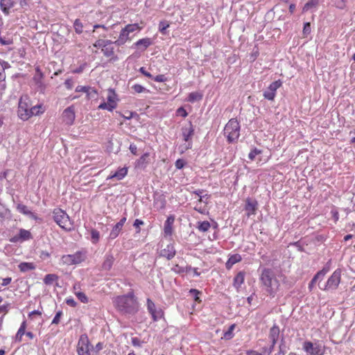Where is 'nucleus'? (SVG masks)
Listing matches in <instances>:
<instances>
[{
	"label": "nucleus",
	"instance_id": "obj_1",
	"mask_svg": "<svg viewBox=\"0 0 355 355\" xmlns=\"http://www.w3.org/2000/svg\"><path fill=\"white\" fill-rule=\"evenodd\" d=\"M113 302L116 309L124 315H135L139 311V303L133 291L117 296Z\"/></svg>",
	"mask_w": 355,
	"mask_h": 355
},
{
	"label": "nucleus",
	"instance_id": "obj_2",
	"mask_svg": "<svg viewBox=\"0 0 355 355\" xmlns=\"http://www.w3.org/2000/svg\"><path fill=\"white\" fill-rule=\"evenodd\" d=\"M260 281L264 286L266 292L270 296L274 297L279 290V282L273 271L270 268L263 269L260 275Z\"/></svg>",
	"mask_w": 355,
	"mask_h": 355
},
{
	"label": "nucleus",
	"instance_id": "obj_3",
	"mask_svg": "<svg viewBox=\"0 0 355 355\" xmlns=\"http://www.w3.org/2000/svg\"><path fill=\"white\" fill-rule=\"evenodd\" d=\"M52 214L53 220L60 228L67 232L73 229V223L65 211L55 208L53 210Z\"/></svg>",
	"mask_w": 355,
	"mask_h": 355
},
{
	"label": "nucleus",
	"instance_id": "obj_4",
	"mask_svg": "<svg viewBox=\"0 0 355 355\" xmlns=\"http://www.w3.org/2000/svg\"><path fill=\"white\" fill-rule=\"evenodd\" d=\"M224 135L229 143H236L240 137V125L236 119H232L225 125Z\"/></svg>",
	"mask_w": 355,
	"mask_h": 355
},
{
	"label": "nucleus",
	"instance_id": "obj_5",
	"mask_svg": "<svg viewBox=\"0 0 355 355\" xmlns=\"http://www.w3.org/2000/svg\"><path fill=\"white\" fill-rule=\"evenodd\" d=\"M87 258V250H81L76 251L74 254L62 255L61 261L64 265L71 266L80 264L85 261Z\"/></svg>",
	"mask_w": 355,
	"mask_h": 355
},
{
	"label": "nucleus",
	"instance_id": "obj_6",
	"mask_svg": "<svg viewBox=\"0 0 355 355\" xmlns=\"http://www.w3.org/2000/svg\"><path fill=\"white\" fill-rule=\"evenodd\" d=\"M31 100L27 95H23L19 101L17 115L19 119L26 121L30 119Z\"/></svg>",
	"mask_w": 355,
	"mask_h": 355
},
{
	"label": "nucleus",
	"instance_id": "obj_7",
	"mask_svg": "<svg viewBox=\"0 0 355 355\" xmlns=\"http://www.w3.org/2000/svg\"><path fill=\"white\" fill-rule=\"evenodd\" d=\"M341 270L336 269L332 275L328 278L327 282L324 285V287L319 286V288L325 291H336L341 280Z\"/></svg>",
	"mask_w": 355,
	"mask_h": 355
},
{
	"label": "nucleus",
	"instance_id": "obj_8",
	"mask_svg": "<svg viewBox=\"0 0 355 355\" xmlns=\"http://www.w3.org/2000/svg\"><path fill=\"white\" fill-rule=\"evenodd\" d=\"M302 348L306 355H324V347L318 343H313L311 341H305Z\"/></svg>",
	"mask_w": 355,
	"mask_h": 355
},
{
	"label": "nucleus",
	"instance_id": "obj_9",
	"mask_svg": "<svg viewBox=\"0 0 355 355\" xmlns=\"http://www.w3.org/2000/svg\"><path fill=\"white\" fill-rule=\"evenodd\" d=\"M107 102L101 103L98 108L100 110H107L108 111H113L117 106V98L116 94L112 90L109 91L108 96L107 97Z\"/></svg>",
	"mask_w": 355,
	"mask_h": 355
},
{
	"label": "nucleus",
	"instance_id": "obj_10",
	"mask_svg": "<svg viewBox=\"0 0 355 355\" xmlns=\"http://www.w3.org/2000/svg\"><path fill=\"white\" fill-rule=\"evenodd\" d=\"M90 342L86 334H82L78 340L77 353L78 355H90Z\"/></svg>",
	"mask_w": 355,
	"mask_h": 355
},
{
	"label": "nucleus",
	"instance_id": "obj_11",
	"mask_svg": "<svg viewBox=\"0 0 355 355\" xmlns=\"http://www.w3.org/2000/svg\"><path fill=\"white\" fill-rule=\"evenodd\" d=\"M282 85L280 80L272 82L268 88L263 92V96L266 99L269 101H273L275 96L276 92Z\"/></svg>",
	"mask_w": 355,
	"mask_h": 355
},
{
	"label": "nucleus",
	"instance_id": "obj_12",
	"mask_svg": "<svg viewBox=\"0 0 355 355\" xmlns=\"http://www.w3.org/2000/svg\"><path fill=\"white\" fill-rule=\"evenodd\" d=\"M193 134L194 128L191 123L189 124L188 126H184L182 128V135L183 137V139L185 141L188 142L184 146L185 150L191 149L192 148L191 139Z\"/></svg>",
	"mask_w": 355,
	"mask_h": 355
},
{
	"label": "nucleus",
	"instance_id": "obj_13",
	"mask_svg": "<svg viewBox=\"0 0 355 355\" xmlns=\"http://www.w3.org/2000/svg\"><path fill=\"white\" fill-rule=\"evenodd\" d=\"M63 122L68 125L73 124L76 118V112L74 105L67 107L62 114Z\"/></svg>",
	"mask_w": 355,
	"mask_h": 355
},
{
	"label": "nucleus",
	"instance_id": "obj_14",
	"mask_svg": "<svg viewBox=\"0 0 355 355\" xmlns=\"http://www.w3.org/2000/svg\"><path fill=\"white\" fill-rule=\"evenodd\" d=\"M146 302L147 309L152 315L153 320L154 321H157L158 319L161 318L162 313L161 311H157L156 309L155 303L150 298L147 299Z\"/></svg>",
	"mask_w": 355,
	"mask_h": 355
},
{
	"label": "nucleus",
	"instance_id": "obj_15",
	"mask_svg": "<svg viewBox=\"0 0 355 355\" xmlns=\"http://www.w3.org/2000/svg\"><path fill=\"white\" fill-rule=\"evenodd\" d=\"M258 208V202L256 200L247 198L245 201V209L247 211L248 216L254 215Z\"/></svg>",
	"mask_w": 355,
	"mask_h": 355
},
{
	"label": "nucleus",
	"instance_id": "obj_16",
	"mask_svg": "<svg viewBox=\"0 0 355 355\" xmlns=\"http://www.w3.org/2000/svg\"><path fill=\"white\" fill-rule=\"evenodd\" d=\"M149 156L150 154L148 153H146L142 155L139 159L135 162V168L140 170H144L150 162Z\"/></svg>",
	"mask_w": 355,
	"mask_h": 355
},
{
	"label": "nucleus",
	"instance_id": "obj_17",
	"mask_svg": "<svg viewBox=\"0 0 355 355\" xmlns=\"http://www.w3.org/2000/svg\"><path fill=\"white\" fill-rule=\"evenodd\" d=\"M175 255V250L172 244H168L166 248L160 252V256L166 258L168 260L173 259Z\"/></svg>",
	"mask_w": 355,
	"mask_h": 355
},
{
	"label": "nucleus",
	"instance_id": "obj_18",
	"mask_svg": "<svg viewBox=\"0 0 355 355\" xmlns=\"http://www.w3.org/2000/svg\"><path fill=\"white\" fill-rule=\"evenodd\" d=\"M112 44H106L103 46L102 52L107 58H110V60H117L118 58L114 55V49L112 46Z\"/></svg>",
	"mask_w": 355,
	"mask_h": 355
},
{
	"label": "nucleus",
	"instance_id": "obj_19",
	"mask_svg": "<svg viewBox=\"0 0 355 355\" xmlns=\"http://www.w3.org/2000/svg\"><path fill=\"white\" fill-rule=\"evenodd\" d=\"M15 4V0H0L1 10L6 15H9L10 8H12Z\"/></svg>",
	"mask_w": 355,
	"mask_h": 355
},
{
	"label": "nucleus",
	"instance_id": "obj_20",
	"mask_svg": "<svg viewBox=\"0 0 355 355\" xmlns=\"http://www.w3.org/2000/svg\"><path fill=\"white\" fill-rule=\"evenodd\" d=\"M128 173V168L123 167L119 168L114 173L110 175L107 177V180L116 179L117 180H121L125 177Z\"/></svg>",
	"mask_w": 355,
	"mask_h": 355
},
{
	"label": "nucleus",
	"instance_id": "obj_21",
	"mask_svg": "<svg viewBox=\"0 0 355 355\" xmlns=\"http://www.w3.org/2000/svg\"><path fill=\"white\" fill-rule=\"evenodd\" d=\"M114 261V258L112 254H107L105 256L104 261L102 264V268L103 270H110Z\"/></svg>",
	"mask_w": 355,
	"mask_h": 355
},
{
	"label": "nucleus",
	"instance_id": "obj_22",
	"mask_svg": "<svg viewBox=\"0 0 355 355\" xmlns=\"http://www.w3.org/2000/svg\"><path fill=\"white\" fill-rule=\"evenodd\" d=\"M279 331V328L276 324H274L270 330L269 338L270 339L271 342H273V345H276L278 340Z\"/></svg>",
	"mask_w": 355,
	"mask_h": 355
},
{
	"label": "nucleus",
	"instance_id": "obj_23",
	"mask_svg": "<svg viewBox=\"0 0 355 355\" xmlns=\"http://www.w3.org/2000/svg\"><path fill=\"white\" fill-rule=\"evenodd\" d=\"M45 107L42 104H38L36 105H33L31 104L30 118L32 117L33 116H37L43 114L45 112Z\"/></svg>",
	"mask_w": 355,
	"mask_h": 355
},
{
	"label": "nucleus",
	"instance_id": "obj_24",
	"mask_svg": "<svg viewBox=\"0 0 355 355\" xmlns=\"http://www.w3.org/2000/svg\"><path fill=\"white\" fill-rule=\"evenodd\" d=\"M241 259L242 258L240 254H232L229 257L227 261L225 263V266L227 269H230L235 263L240 262Z\"/></svg>",
	"mask_w": 355,
	"mask_h": 355
},
{
	"label": "nucleus",
	"instance_id": "obj_25",
	"mask_svg": "<svg viewBox=\"0 0 355 355\" xmlns=\"http://www.w3.org/2000/svg\"><path fill=\"white\" fill-rule=\"evenodd\" d=\"M129 33L125 31V28H123L120 33L119 37L117 40L113 42L117 46H121L125 43L128 39Z\"/></svg>",
	"mask_w": 355,
	"mask_h": 355
},
{
	"label": "nucleus",
	"instance_id": "obj_26",
	"mask_svg": "<svg viewBox=\"0 0 355 355\" xmlns=\"http://www.w3.org/2000/svg\"><path fill=\"white\" fill-rule=\"evenodd\" d=\"M19 269L22 272H26L35 269V265L31 262H21L18 266Z\"/></svg>",
	"mask_w": 355,
	"mask_h": 355
},
{
	"label": "nucleus",
	"instance_id": "obj_27",
	"mask_svg": "<svg viewBox=\"0 0 355 355\" xmlns=\"http://www.w3.org/2000/svg\"><path fill=\"white\" fill-rule=\"evenodd\" d=\"M245 273L243 272H239L234 278V286L236 288L241 287L244 282Z\"/></svg>",
	"mask_w": 355,
	"mask_h": 355
},
{
	"label": "nucleus",
	"instance_id": "obj_28",
	"mask_svg": "<svg viewBox=\"0 0 355 355\" xmlns=\"http://www.w3.org/2000/svg\"><path fill=\"white\" fill-rule=\"evenodd\" d=\"M152 44V41L150 38L146 37L141 40H139L136 43L135 45L138 47L143 46V50H145L147 49L149 46H150Z\"/></svg>",
	"mask_w": 355,
	"mask_h": 355
},
{
	"label": "nucleus",
	"instance_id": "obj_29",
	"mask_svg": "<svg viewBox=\"0 0 355 355\" xmlns=\"http://www.w3.org/2000/svg\"><path fill=\"white\" fill-rule=\"evenodd\" d=\"M10 67L8 62L0 60V81L6 78L5 69Z\"/></svg>",
	"mask_w": 355,
	"mask_h": 355
},
{
	"label": "nucleus",
	"instance_id": "obj_30",
	"mask_svg": "<svg viewBox=\"0 0 355 355\" xmlns=\"http://www.w3.org/2000/svg\"><path fill=\"white\" fill-rule=\"evenodd\" d=\"M122 227H123L120 226L119 225L116 224L113 227L112 230H111V232L110 233L109 239H116L119 236L120 232L121 231Z\"/></svg>",
	"mask_w": 355,
	"mask_h": 355
},
{
	"label": "nucleus",
	"instance_id": "obj_31",
	"mask_svg": "<svg viewBox=\"0 0 355 355\" xmlns=\"http://www.w3.org/2000/svg\"><path fill=\"white\" fill-rule=\"evenodd\" d=\"M18 234L21 239V242L29 240L32 238L31 232L24 229H20Z\"/></svg>",
	"mask_w": 355,
	"mask_h": 355
},
{
	"label": "nucleus",
	"instance_id": "obj_32",
	"mask_svg": "<svg viewBox=\"0 0 355 355\" xmlns=\"http://www.w3.org/2000/svg\"><path fill=\"white\" fill-rule=\"evenodd\" d=\"M211 225L209 221L205 220L202 222H198L197 228L200 232H205L209 230Z\"/></svg>",
	"mask_w": 355,
	"mask_h": 355
},
{
	"label": "nucleus",
	"instance_id": "obj_33",
	"mask_svg": "<svg viewBox=\"0 0 355 355\" xmlns=\"http://www.w3.org/2000/svg\"><path fill=\"white\" fill-rule=\"evenodd\" d=\"M172 270L175 273L182 274L184 272H188L189 270H191V266L183 267V266H179L178 264H176L172 268Z\"/></svg>",
	"mask_w": 355,
	"mask_h": 355
},
{
	"label": "nucleus",
	"instance_id": "obj_34",
	"mask_svg": "<svg viewBox=\"0 0 355 355\" xmlns=\"http://www.w3.org/2000/svg\"><path fill=\"white\" fill-rule=\"evenodd\" d=\"M202 95L199 92H191L189 94L188 101L193 103L195 101H199L202 99Z\"/></svg>",
	"mask_w": 355,
	"mask_h": 355
},
{
	"label": "nucleus",
	"instance_id": "obj_35",
	"mask_svg": "<svg viewBox=\"0 0 355 355\" xmlns=\"http://www.w3.org/2000/svg\"><path fill=\"white\" fill-rule=\"evenodd\" d=\"M319 3V0H309L303 7V12H307L312 8H315Z\"/></svg>",
	"mask_w": 355,
	"mask_h": 355
},
{
	"label": "nucleus",
	"instance_id": "obj_36",
	"mask_svg": "<svg viewBox=\"0 0 355 355\" xmlns=\"http://www.w3.org/2000/svg\"><path fill=\"white\" fill-rule=\"evenodd\" d=\"M58 279V277L55 274H48L44 278V282L46 285L52 284L55 281Z\"/></svg>",
	"mask_w": 355,
	"mask_h": 355
},
{
	"label": "nucleus",
	"instance_id": "obj_37",
	"mask_svg": "<svg viewBox=\"0 0 355 355\" xmlns=\"http://www.w3.org/2000/svg\"><path fill=\"white\" fill-rule=\"evenodd\" d=\"M73 28L77 34H81L83 31V25L79 19H76L73 22Z\"/></svg>",
	"mask_w": 355,
	"mask_h": 355
},
{
	"label": "nucleus",
	"instance_id": "obj_38",
	"mask_svg": "<svg viewBox=\"0 0 355 355\" xmlns=\"http://www.w3.org/2000/svg\"><path fill=\"white\" fill-rule=\"evenodd\" d=\"M106 44H113V42L110 40H98L95 42V43L93 44L94 47L100 48L101 49V51L103 50V46H105Z\"/></svg>",
	"mask_w": 355,
	"mask_h": 355
},
{
	"label": "nucleus",
	"instance_id": "obj_39",
	"mask_svg": "<svg viewBox=\"0 0 355 355\" xmlns=\"http://www.w3.org/2000/svg\"><path fill=\"white\" fill-rule=\"evenodd\" d=\"M131 89H133L135 93H143V92H149V90L143 87L139 84H135L131 87Z\"/></svg>",
	"mask_w": 355,
	"mask_h": 355
},
{
	"label": "nucleus",
	"instance_id": "obj_40",
	"mask_svg": "<svg viewBox=\"0 0 355 355\" xmlns=\"http://www.w3.org/2000/svg\"><path fill=\"white\" fill-rule=\"evenodd\" d=\"M17 210L19 213H21V214H24V215H26V216H28V214H29V213H30V211H31L28 209V207H27L26 205H24V204H21V203H19V204H18V205H17Z\"/></svg>",
	"mask_w": 355,
	"mask_h": 355
},
{
	"label": "nucleus",
	"instance_id": "obj_41",
	"mask_svg": "<svg viewBox=\"0 0 355 355\" xmlns=\"http://www.w3.org/2000/svg\"><path fill=\"white\" fill-rule=\"evenodd\" d=\"M100 239V233L98 230L93 229L91 231V240L94 244H96L98 242Z\"/></svg>",
	"mask_w": 355,
	"mask_h": 355
},
{
	"label": "nucleus",
	"instance_id": "obj_42",
	"mask_svg": "<svg viewBox=\"0 0 355 355\" xmlns=\"http://www.w3.org/2000/svg\"><path fill=\"white\" fill-rule=\"evenodd\" d=\"M329 267L325 266L321 270L318 271L316 275V278H320V280H322L325 275L329 272Z\"/></svg>",
	"mask_w": 355,
	"mask_h": 355
},
{
	"label": "nucleus",
	"instance_id": "obj_43",
	"mask_svg": "<svg viewBox=\"0 0 355 355\" xmlns=\"http://www.w3.org/2000/svg\"><path fill=\"white\" fill-rule=\"evenodd\" d=\"M347 0H334V3L337 8L344 9L346 7Z\"/></svg>",
	"mask_w": 355,
	"mask_h": 355
},
{
	"label": "nucleus",
	"instance_id": "obj_44",
	"mask_svg": "<svg viewBox=\"0 0 355 355\" xmlns=\"http://www.w3.org/2000/svg\"><path fill=\"white\" fill-rule=\"evenodd\" d=\"M261 153V150H259L257 148H254L252 150H251V151L250 152V153L248 155V158L252 161L255 159L257 155H258Z\"/></svg>",
	"mask_w": 355,
	"mask_h": 355
},
{
	"label": "nucleus",
	"instance_id": "obj_45",
	"mask_svg": "<svg viewBox=\"0 0 355 355\" xmlns=\"http://www.w3.org/2000/svg\"><path fill=\"white\" fill-rule=\"evenodd\" d=\"M125 29L130 34L135 31L139 30L140 28L137 24H128L125 27Z\"/></svg>",
	"mask_w": 355,
	"mask_h": 355
},
{
	"label": "nucleus",
	"instance_id": "obj_46",
	"mask_svg": "<svg viewBox=\"0 0 355 355\" xmlns=\"http://www.w3.org/2000/svg\"><path fill=\"white\" fill-rule=\"evenodd\" d=\"M169 27V24L166 21H162L159 24V31L162 34H166V30Z\"/></svg>",
	"mask_w": 355,
	"mask_h": 355
},
{
	"label": "nucleus",
	"instance_id": "obj_47",
	"mask_svg": "<svg viewBox=\"0 0 355 355\" xmlns=\"http://www.w3.org/2000/svg\"><path fill=\"white\" fill-rule=\"evenodd\" d=\"M85 94L87 95V99H90L94 98L96 96L97 92L96 89L89 86L88 92H86Z\"/></svg>",
	"mask_w": 355,
	"mask_h": 355
},
{
	"label": "nucleus",
	"instance_id": "obj_48",
	"mask_svg": "<svg viewBox=\"0 0 355 355\" xmlns=\"http://www.w3.org/2000/svg\"><path fill=\"white\" fill-rule=\"evenodd\" d=\"M76 295L81 302H83V303L88 302V297L85 295V294L84 293L78 292L76 293Z\"/></svg>",
	"mask_w": 355,
	"mask_h": 355
},
{
	"label": "nucleus",
	"instance_id": "obj_49",
	"mask_svg": "<svg viewBox=\"0 0 355 355\" xmlns=\"http://www.w3.org/2000/svg\"><path fill=\"white\" fill-rule=\"evenodd\" d=\"M189 293L193 296L194 300L196 302H200L199 295L200 294V292L195 288H191L189 291Z\"/></svg>",
	"mask_w": 355,
	"mask_h": 355
},
{
	"label": "nucleus",
	"instance_id": "obj_50",
	"mask_svg": "<svg viewBox=\"0 0 355 355\" xmlns=\"http://www.w3.org/2000/svg\"><path fill=\"white\" fill-rule=\"evenodd\" d=\"M235 325L232 324L229 327V329L224 334V337L229 340L233 337L232 331L234 329Z\"/></svg>",
	"mask_w": 355,
	"mask_h": 355
},
{
	"label": "nucleus",
	"instance_id": "obj_51",
	"mask_svg": "<svg viewBox=\"0 0 355 355\" xmlns=\"http://www.w3.org/2000/svg\"><path fill=\"white\" fill-rule=\"evenodd\" d=\"M144 224V221L140 219H136L133 223V226L137 229V233L141 231L140 226Z\"/></svg>",
	"mask_w": 355,
	"mask_h": 355
},
{
	"label": "nucleus",
	"instance_id": "obj_52",
	"mask_svg": "<svg viewBox=\"0 0 355 355\" xmlns=\"http://www.w3.org/2000/svg\"><path fill=\"white\" fill-rule=\"evenodd\" d=\"M142 341L137 338V337H133L131 338V343L135 347H141Z\"/></svg>",
	"mask_w": 355,
	"mask_h": 355
},
{
	"label": "nucleus",
	"instance_id": "obj_53",
	"mask_svg": "<svg viewBox=\"0 0 355 355\" xmlns=\"http://www.w3.org/2000/svg\"><path fill=\"white\" fill-rule=\"evenodd\" d=\"M24 334L25 331L18 329L15 338V342L20 343L22 340V336Z\"/></svg>",
	"mask_w": 355,
	"mask_h": 355
},
{
	"label": "nucleus",
	"instance_id": "obj_54",
	"mask_svg": "<svg viewBox=\"0 0 355 355\" xmlns=\"http://www.w3.org/2000/svg\"><path fill=\"white\" fill-rule=\"evenodd\" d=\"M62 315V312L61 311H58L53 319L51 324H58L60 322Z\"/></svg>",
	"mask_w": 355,
	"mask_h": 355
},
{
	"label": "nucleus",
	"instance_id": "obj_55",
	"mask_svg": "<svg viewBox=\"0 0 355 355\" xmlns=\"http://www.w3.org/2000/svg\"><path fill=\"white\" fill-rule=\"evenodd\" d=\"M311 24L309 22H306L304 24V28H303V34L304 35H309L310 33H311Z\"/></svg>",
	"mask_w": 355,
	"mask_h": 355
},
{
	"label": "nucleus",
	"instance_id": "obj_56",
	"mask_svg": "<svg viewBox=\"0 0 355 355\" xmlns=\"http://www.w3.org/2000/svg\"><path fill=\"white\" fill-rule=\"evenodd\" d=\"M184 164H185V162L182 159H177L175 163V166L176 168H178V169L182 168L184 167Z\"/></svg>",
	"mask_w": 355,
	"mask_h": 355
},
{
	"label": "nucleus",
	"instance_id": "obj_57",
	"mask_svg": "<svg viewBox=\"0 0 355 355\" xmlns=\"http://www.w3.org/2000/svg\"><path fill=\"white\" fill-rule=\"evenodd\" d=\"M155 82H157V83H162V82H164L166 81V78L164 76V75H157V76L155 77H153V78Z\"/></svg>",
	"mask_w": 355,
	"mask_h": 355
},
{
	"label": "nucleus",
	"instance_id": "obj_58",
	"mask_svg": "<svg viewBox=\"0 0 355 355\" xmlns=\"http://www.w3.org/2000/svg\"><path fill=\"white\" fill-rule=\"evenodd\" d=\"M88 89H89V86L78 85L76 88V92L85 93L86 92H88Z\"/></svg>",
	"mask_w": 355,
	"mask_h": 355
},
{
	"label": "nucleus",
	"instance_id": "obj_59",
	"mask_svg": "<svg viewBox=\"0 0 355 355\" xmlns=\"http://www.w3.org/2000/svg\"><path fill=\"white\" fill-rule=\"evenodd\" d=\"M64 85L67 89H71L73 86V82L71 78H68L64 82Z\"/></svg>",
	"mask_w": 355,
	"mask_h": 355
},
{
	"label": "nucleus",
	"instance_id": "obj_60",
	"mask_svg": "<svg viewBox=\"0 0 355 355\" xmlns=\"http://www.w3.org/2000/svg\"><path fill=\"white\" fill-rule=\"evenodd\" d=\"M27 216H28L31 219H33L34 220L42 221V218L38 217L36 214H35L34 212H32L31 211H30V213L28 214V215Z\"/></svg>",
	"mask_w": 355,
	"mask_h": 355
},
{
	"label": "nucleus",
	"instance_id": "obj_61",
	"mask_svg": "<svg viewBox=\"0 0 355 355\" xmlns=\"http://www.w3.org/2000/svg\"><path fill=\"white\" fill-rule=\"evenodd\" d=\"M318 280L321 281L320 278H316V275H315V276L313 277V279H311V281L309 284V288L310 291H311L313 289L315 283Z\"/></svg>",
	"mask_w": 355,
	"mask_h": 355
},
{
	"label": "nucleus",
	"instance_id": "obj_62",
	"mask_svg": "<svg viewBox=\"0 0 355 355\" xmlns=\"http://www.w3.org/2000/svg\"><path fill=\"white\" fill-rule=\"evenodd\" d=\"M139 71L145 76L149 78H153V76L146 70L145 67H141Z\"/></svg>",
	"mask_w": 355,
	"mask_h": 355
},
{
	"label": "nucleus",
	"instance_id": "obj_63",
	"mask_svg": "<svg viewBox=\"0 0 355 355\" xmlns=\"http://www.w3.org/2000/svg\"><path fill=\"white\" fill-rule=\"evenodd\" d=\"M177 113L178 115H180L183 117H186L188 114L187 111L183 107H180L177 110Z\"/></svg>",
	"mask_w": 355,
	"mask_h": 355
},
{
	"label": "nucleus",
	"instance_id": "obj_64",
	"mask_svg": "<svg viewBox=\"0 0 355 355\" xmlns=\"http://www.w3.org/2000/svg\"><path fill=\"white\" fill-rule=\"evenodd\" d=\"M129 150L133 155H137V147L135 144H131L130 145Z\"/></svg>",
	"mask_w": 355,
	"mask_h": 355
}]
</instances>
